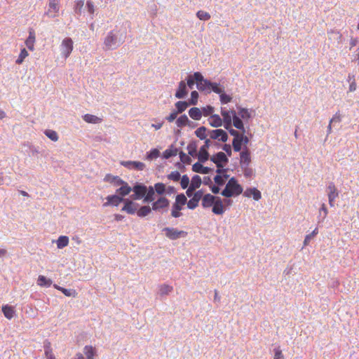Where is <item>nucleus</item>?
<instances>
[{"instance_id": "nucleus-1", "label": "nucleus", "mask_w": 359, "mask_h": 359, "mask_svg": "<svg viewBox=\"0 0 359 359\" xmlns=\"http://www.w3.org/2000/svg\"><path fill=\"white\" fill-rule=\"evenodd\" d=\"M243 192V187L238 183L235 177H231L221 194L226 198H231L233 196H238Z\"/></svg>"}, {"instance_id": "nucleus-2", "label": "nucleus", "mask_w": 359, "mask_h": 359, "mask_svg": "<svg viewBox=\"0 0 359 359\" xmlns=\"http://www.w3.org/2000/svg\"><path fill=\"white\" fill-rule=\"evenodd\" d=\"M121 43L122 41L118 39L117 35L114 31L109 32L104 41V44L107 50L115 49Z\"/></svg>"}, {"instance_id": "nucleus-3", "label": "nucleus", "mask_w": 359, "mask_h": 359, "mask_svg": "<svg viewBox=\"0 0 359 359\" xmlns=\"http://www.w3.org/2000/svg\"><path fill=\"white\" fill-rule=\"evenodd\" d=\"M132 191L134 192V194L131 195V198L133 200H140L141 198L144 199V197L148 189L147 187L144 184L136 182L132 188Z\"/></svg>"}, {"instance_id": "nucleus-4", "label": "nucleus", "mask_w": 359, "mask_h": 359, "mask_svg": "<svg viewBox=\"0 0 359 359\" xmlns=\"http://www.w3.org/2000/svg\"><path fill=\"white\" fill-rule=\"evenodd\" d=\"M73 40L70 37L65 38L60 45V51L65 59L69 57L74 48Z\"/></svg>"}, {"instance_id": "nucleus-5", "label": "nucleus", "mask_w": 359, "mask_h": 359, "mask_svg": "<svg viewBox=\"0 0 359 359\" xmlns=\"http://www.w3.org/2000/svg\"><path fill=\"white\" fill-rule=\"evenodd\" d=\"M163 231L165 232V236L170 240H176L187 235V232L175 228L165 227Z\"/></svg>"}, {"instance_id": "nucleus-6", "label": "nucleus", "mask_w": 359, "mask_h": 359, "mask_svg": "<svg viewBox=\"0 0 359 359\" xmlns=\"http://www.w3.org/2000/svg\"><path fill=\"white\" fill-rule=\"evenodd\" d=\"M60 11V0H49L48 1V9L44 13L45 15L48 16L50 18H54L58 16Z\"/></svg>"}, {"instance_id": "nucleus-7", "label": "nucleus", "mask_w": 359, "mask_h": 359, "mask_svg": "<svg viewBox=\"0 0 359 359\" xmlns=\"http://www.w3.org/2000/svg\"><path fill=\"white\" fill-rule=\"evenodd\" d=\"M327 192L329 205L330 207L334 206V201L339 196V191L333 182H330L327 187Z\"/></svg>"}, {"instance_id": "nucleus-8", "label": "nucleus", "mask_w": 359, "mask_h": 359, "mask_svg": "<svg viewBox=\"0 0 359 359\" xmlns=\"http://www.w3.org/2000/svg\"><path fill=\"white\" fill-rule=\"evenodd\" d=\"M211 145V141L210 139H205L204 144L201 147L198 154V161L201 163H204L208 161L210 158V154L208 151L210 146Z\"/></svg>"}, {"instance_id": "nucleus-9", "label": "nucleus", "mask_w": 359, "mask_h": 359, "mask_svg": "<svg viewBox=\"0 0 359 359\" xmlns=\"http://www.w3.org/2000/svg\"><path fill=\"white\" fill-rule=\"evenodd\" d=\"M208 135L212 140H218L226 142L228 140L227 133L222 129L208 130Z\"/></svg>"}, {"instance_id": "nucleus-10", "label": "nucleus", "mask_w": 359, "mask_h": 359, "mask_svg": "<svg viewBox=\"0 0 359 359\" xmlns=\"http://www.w3.org/2000/svg\"><path fill=\"white\" fill-rule=\"evenodd\" d=\"M123 203L124 205L121 209L122 211L126 212L130 215H133L137 212L139 205L137 203L128 198H125Z\"/></svg>"}, {"instance_id": "nucleus-11", "label": "nucleus", "mask_w": 359, "mask_h": 359, "mask_svg": "<svg viewBox=\"0 0 359 359\" xmlns=\"http://www.w3.org/2000/svg\"><path fill=\"white\" fill-rule=\"evenodd\" d=\"M170 201L165 197H160L156 201H154L151 204V208L154 211H159L161 209L168 208Z\"/></svg>"}, {"instance_id": "nucleus-12", "label": "nucleus", "mask_w": 359, "mask_h": 359, "mask_svg": "<svg viewBox=\"0 0 359 359\" xmlns=\"http://www.w3.org/2000/svg\"><path fill=\"white\" fill-rule=\"evenodd\" d=\"M124 199L117 194L108 196L106 197L107 202L103 203V207L118 206L121 202H123Z\"/></svg>"}, {"instance_id": "nucleus-13", "label": "nucleus", "mask_w": 359, "mask_h": 359, "mask_svg": "<svg viewBox=\"0 0 359 359\" xmlns=\"http://www.w3.org/2000/svg\"><path fill=\"white\" fill-rule=\"evenodd\" d=\"M121 164L128 169H133L135 170H143L145 168V164L140 161H121Z\"/></svg>"}, {"instance_id": "nucleus-14", "label": "nucleus", "mask_w": 359, "mask_h": 359, "mask_svg": "<svg viewBox=\"0 0 359 359\" xmlns=\"http://www.w3.org/2000/svg\"><path fill=\"white\" fill-rule=\"evenodd\" d=\"M240 157V164L241 168L250 165L251 163L250 151L247 147L241 152Z\"/></svg>"}, {"instance_id": "nucleus-15", "label": "nucleus", "mask_w": 359, "mask_h": 359, "mask_svg": "<svg viewBox=\"0 0 359 359\" xmlns=\"http://www.w3.org/2000/svg\"><path fill=\"white\" fill-rule=\"evenodd\" d=\"M187 81L188 87L192 89L195 83L197 84L198 81H203V75L201 72H195L194 74L189 75Z\"/></svg>"}, {"instance_id": "nucleus-16", "label": "nucleus", "mask_w": 359, "mask_h": 359, "mask_svg": "<svg viewBox=\"0 0 359 359\" xmlns=\"http://www.w3.org/2000/svg\"><path fill=\"white\" fill-rule=\"evenodd\" d=\"M212 211L215 215H222L224 212L225 208L223 205V201L221 198L216 196L215 203L212 205Z\"/></svg>"}, {"instance_id": "nucleus-17", "label": "nucleus", "mask_w": 359, "mask_h": 359, "mask_svg": "<svg viewBox=\"0 0 359 359\" xmlns=\"http://www.w3.org/2000/svg\"><path fill=\"white\" fill-rule=\"evenodd\" d=\"M231 114L233 116V125L235 128L238 130H241L243 133H245V129L244 128L243 122L242 119L236 114L235 110H231Z\"/></svg>"}, {"instance_id": "nucleus-18", "label": "nucleus", "mask_w": 359, "mask_h": 359, "mask_svg": "<svg viewBox=\"0 0 359 359\" xmlns=\"http://www.w3.org/2000/svg\"><path fill=\"white\" fill-rule=\"evenodd\" d=\"M187 94V84L184 81H181L175 93V97L178 99H182L184 98Z\"/></svg>"}, {"instance_id": "nucleus-19", "label": "nucleus", "mask_w": 359, "mask_h": 359, "mask_svg": "<svg viewBox=\"0 0 359 359\" xmlns=\"http://www.w3.org/2000/svg\"><path fill=\"white\" fill-rule=\"evenodd\" d=\"M201 163L199 161L193 165L192 170L194 172L201 174H209L212 172V168L204 167Z\"/></svg>"}, {"instance_id": "nucleus-20", "label": "nucleus", "mask_w": 359, "mask_h": 359, "mask_svg": "<svg viewBox=\"0 0 359 359\" xmlns=\"http://www.w3.org/2000/svg\"><path fill=\"white\" fill-rule=\"evenodd\" d=\"M216 199V196L210 194H206L203 196V200H202V206L204 208H210L212 206L213 203H215Z\"/></svg>"}, {"instance_id": "nucleus-21", "label": "nucleus", "mask_w": 359, "mask_h": 359, "mask_svg": "<svg viewBox=\"0 0 359 359\" xmlns=\"http://www.w3.org/2000/svg\"><path fill=\"white\" fill-rule=\"evenodd\" d=\"M205 83H207L209 86V90L208 92H210L212 90L214 93L217 94H221L222 93L224 92V87L221 86L219 83L212 82V81H205Z\"/></svg>"}, {"instance_id": "nucleus-22", "label": "nucleus", "mask_w": 359, "mask_h": 359, "mask_svg": "<svg viewBox=\"0 0 359 359\" xmlns=\"http://www.w3.org/2000/svg\"><path fill=\"white\" fill-rule=\"evenodd\" d=\"M243 195L246 197H250L252 196L255 201H259L262 197L261 192L256 188L247 189Z\"/></svg>"}, {"instance_id": "nucleus-23", "label": "nucleus", "mask_w": 359, "mask_h": 359, "mask_svg": "<svg viewBox=\"0 0 359 359\" xmlns=\"http://www.w3.org/2000/svg\"><path fill=\"white\" fill-rule=\"evenodd\" d=\"M132 191V187L129 186V184L126 182L124 185H122L118 189H116V194L121 197L123 198L124 196L128 195Z\"/></svg>"}, {"instance_id": "nucleus-24", "label": "nucleus", "mask_w": 359, "mask_h": 359, "mask_svg": "<svg viewBox=\"0 0 359 359\" xmlns=\"http://www.w3.org/2000/svg\"><path fill=\"white\" fill-rule=\"evenodd\" d=\"M147 192L146 193L144 197V199H143V202L144 203H151V202H153L155 199L154 198V196H155V189L154 187L152 186H149V187H147Z\"/></svg>"}, {"instance_id": "nucleus-25", "label": "nucleus", "mask_w": 359, "mask_h": 359, "mask_svg": "<svg viewBox=\"0 0 359 359\" xmlns=\"http://www.w3.org/2000/svg\"><path fill=\"white\" fill-rule=\"evenodd\" d=\"M208 121L209 124L214 128L220 127L223 123L222 119L217 114L211 115L208 118Z\"/></svg>"}, {"instance_id": "nucleus-26", "label": "nucleus", "mask_w": 359, "mask_h": 359, "mask_svg": "<svg viewBox=\"0 0 359 359\" xmlns=\"http://www.w3.org/2000/svg\"><path fill=\"white\" fill-rule=\"evenodd\" d=\"M43 348L46 359H56L51 348L50 342L48 341H44Z\"/></svg>"}, {"instance_id": "nucleus-27", "label": "nucleus", "mask_w": 359, "mask_h": 359, "mask_svg": "<svg viewBox=\"0 0 359 359\" xmlns=\"http://www.w3.org/2000/svg\"><path fill=\"white\" fill-rule=\"evenodd\" d=\"M194 133L200 140H204L205 141V139H207V136L209 135L208 129L205 126L199 127L196 130H195Z\"/></svg>"}, {"instance_id": "nucleus-28", "label": "nucleus", "mask_w": 359, "mask_h": 359, "mask_svg": "<svg viewBox=\"0 0 359 359\" xmlns=\"http://www.w3.org/2000/svg\"><path fill=\"white\" fill-rule=\"evenodd\" d=\"M83 119L86 122L89 123H100L102 122V119L97 116L86 114L84 116H83Z\"/></svg>"}, {"instance_id": "nucleus-29", "label": "nucleus", "mask_w": 359, "mask_h": 359, "mask_svg": "<svg viewBox=\"0 0 359 359\" xmlns=\"http://www.w3.org/2000/svg\"><path fill=\"white\" fill-rule=\"evenodd\" d=\"M2 311L4 316L8 319H11L15 314V310L13 306L5 305L2 306Z\"/></svg>"}, {"instance_id": "nucleus-30", "label": "nucleus", "mask_w": 359, "mask_h": 359, "mask_svg": "<svg viewBox=\"0 0 359 359\" xmlns=\"http://www.w3.org/2000/svg\"><path fill=\"white\" fill-rule=\"evenodd\" d=\"M197 147L198 144L196 141L194 140L190 142L187 146L189 154L193 157L198 156Z\"/></svg>"}, {"instance_id": "nucleus-31", "label": "nucleus", "mask_w": 359, "mask_h": 359, "mask_svg": "<svg viewBox=\"0 0 359 359\" xmlns=\"http://www.w3.org/2000/svg\"><path fill=\"white\" fill-rule=\"evenodd\" d=\"M189 114L191 118L198 121L201 118L202 111L197 107H193L189 109Z\"/></svg>"}, {"instance_id": "nucleus-32", "label": "nucleus", "mask_w": 359, "mask_h": 359, "mask_svg": "<svg viewBox=\"0 0 359 359\" xmlns=\"http://www.w3.org/2000/svg\"><path fill=\"white\" fill-rule=\"evenodd\" d=\"M152 208L149 205H144L137 210V215L140 217H144L147 216L151 212Z\"/></svg>"}, {"instance_id": "nucleus-33", "label": "nucleus", "mask_w": 359, "mask_h": 359, "mask_svg": "<svg viewBox=\"0 0 359 359\" xmlns=\"http://www.w3.org/2000/svg\"><path fill=\"white\" fill-rule=\"evenodd\" d=\"M237 109L238 110V114L241 119L247 120L251 118V113L248 109L241 107H237Z\"/></svg>"}, {"instance_id": "nucleus-34", "label": "nucleus", "mask_w": 359, "mask_h": 359, "mask_svg": "<svg viewBox=\"0 0 359 359\" xmlns=\"http://www.w3.org/2000/svg\"><path fill=\"white\" fill-rule=\"evenodd\" d=\"M217 163H219V165H221V168H224V166L226 165L229 162V158H227L226 155L222 151L217 153Z\"/></svg>"}, {"instance_id": "nucleus-35", "label": "nucleus", "mask_w": 359, "mask_h": 359, "mask_svg": "<svg viewBox=\"0 0 359 359\" xmlns=\"http://www.w3.org/2000/svg\"><path fill=\"white\" fill-rule=\"evenodd\" d=\"M34 42H35V34H34V32L32 30L29 32V36L25 41V44L29 50H33Z\"/></svg>"}, {"instance_id": "nucleus-36", "label": "nucleus", "mask_w": 359, "mask_h": 359, "mask_svg": "<svg viewBox=\"0 0 359 359\" xmlns=\"http://www.w3.org/2000/svg\"><path fill=\"white\" fill-rule=\"evenodd\" d=\"M52 283L50 279L46 278L44 276L40 275L38 277L37 284L41 287H50Z\"/></svg>"}, {"instance_id": "nucleus-37", "label": "nucleus", "mask_w": 359, "mask_h": 359, "mask_svg": "<svg viewBox=\"0 0 359 359\" xmlns=\"http://www.w3.org/2000/svg\"><path fill=\"white\" fill-rule=\"evenodd\" d=\"M83 353L86 355V359H94L95 351L91 346H86L83 348Z\"/></svg>"}, {"instance_id": "nucleus-38", "label": "nucleus", "mask_w": 359, "mask_h": 359, "mask_svg": "<svg viewBox=\"0 0 359 359\" xmlns=\"http://www.w3.org/2000/svg\"><path fill=\"white\" fill-rule=\"evenodd\" d=\"M56 243L57 248L62 249L68 245L69 238L66 236H60L57 240Z\"/></svg>"}, {"instance_id": "nucleus-39", "label": "nucleus", "mask_w": 359, "mask_h": 359, "mask_svg": "<svg viewBox=\"0 0 359 359\" xmlns=\"http://www.w3.org/2000/svg\"><path fill=\"white\" fill-rule=\"evenodd\" d=\"M190 123L191 121L185 114L180 116L176 121V124L179 128H182L187 125H190Z\"/></svg>"}, {"instance_id": "nucleus-40", "label": "nucleus", "mask_w": 359, "mask_h": 359, "mask_svg": "<svg viewBox=\"0 0 359 359\" xmlns=\"http://www.w3.org/2000/svg\"><path fill=\"white\" fill-rule=\"evenodd\" d=\"M173 288L172 286L166 284H163L159 286V294L161 296L168 295L172 291Z\"/></svg>"}, {"instance_id": "nucleus-41", "label": "nucleus", "mask_w": 359, "mask_h": 359, "mask_svg": "<svg viewBox=\"0 0 359 359\" xmlns=\"http://www.w3.org/2000/svg\"><path fill=\"white\" fill-rule=\"evenodd\" d=\"M189 103L186 101H178L175 103V107L177 108L176 112L177 114H181L188 107Z\"/></svg>"}, {"instance_id": "nucleus-42", "label": "nucleus", "mask_w": 359, "mask_h": 359, "mask_svg": "<svg viewBox=\"0 0 359 359\" xmlns=\"http://www.w3.org/2000/svg\"><path fill=\"white\" fill-rule=\"evenodd\" d=\"M178 153V149L177 148L170 147L168 149H166L163 153V157L166 159L170 158V157L177 156Z\"/></svg>"}, {"instance_id": "nucleus-43", "label": "nucleus", "mask_w": 359, "mask_h": 359, "mask_svg": "<svg viewBox=\"0 0 359 359\" xmlns=\"http://www.w3.org/2000/svg\"><path fill=\"white\" fill-rule=\"evenodd\" d=\"M172 212L171 215L175 218L180 217L182 215V212H180L182 210V207L178 205L177 204H174L172 206Z\"/></svg>"}, {"instance_id": "nucleus-44", "label": "nucleus", "mask_w": 359, "mask_h": 359, "mask_svg": "<svg viewBox=\"0 0 359 359\" xmlns=\"http://www.w3.org/2000/svg\"><path fill=\"white\" fill-rule=\"evenodd\" d=\"M330 34V39L337 40L338 43H341L342 41V35L339 32L335 30H331L328 32Z\"/></svg>"}, {"instance_id": "nucleus-45", "label": "nucleus", "mask_w": 359, "mask_h": 359, "mask_svg": "<svg viewBox=\"0 0 359 359\" xmlns=\"http://www.w3.org/2000/svg\"><path fill=\"white\" fill-rule=\"evenodd\" d=\"M187 199L185 195L183 194H180L176 196L175 202L174 203V204H177L178 205L182 207L184 205L187 203Z\"/></svg>"}, {"instance_id": "nucleus-46", "label": "nucleus", "mask_w": 359, "mask_h": 359, "mask_svg": "<svg viewBox=\"0 0 359 359\" xmlns=\"http://www.w3.org/2000/svg\"><path fill=\"white\" fill-rule=\"evenodd\" d=\"M318 233V228H316L311 233L306 235L305 236L304 241V247L308 245L311 241V240L314 238Z\"/></svg>"}, {"instance_id": "nucleus-47", "label": "nucleus", "mask_w": 359, "mask_h": 359, "mask_svg": "<svg viewBox=\"0 0 359 359\" xmlns=\"http://www.w3.org/2000/svg\"><path fill=\"white\" fill-rule=\"evenodd\" d=\"M221 114L223 117L222 121H232L233 120V116L231 114V110L228 111L225 109L224 108L221 109Z\"/></svg>"}, {"instance_id": "nucleus-48", "label": "nucleus", "mask_w": 359, "mask_h": 359, "mask_svg": "<svg viewBox=\"0 0 359 359\" xmlns=\"http://www.w3.org/2000/svg\"><path fill=\"white\" fill-rule=\"evenodd\" d=\"M201 178L199 175H194L190 184V186L194 187V189H198L201 187Z\"/></svg>"}, {"instance_id": "nucleus-49", "label": "nucleus", "mask_w": 359, "mask_h": 359, "mask_svg": "<svg viewBox=\"0 0 359 359\" xmlns=\"http://www.w3.org/2000/svg\"><path fill=\"white\" fill-rule=\"evenodd\" d=\"M205 81H210L208 79H204L203 76V81H198L197 83V88L201 91L209 90V86L205 83Z\"/></svg>"}, {"instance_id": "nucleus-50", "label": "nucleus", "mask_w": 359, "mask_h": 359, "mask_svg": "<svg viewBox=\"0 0 359 359\" xmlns=\"http://www.w3.org/2000/svg\"><path fill=\"white\" fill-rule=\"evenodd\" d=\"M44 134L52 141L56 142L58 140V135L55 130H46Z\"/></svg>"}, {"instance_id": "nucleus-51", "label": "nucleus", "mask_w": 359, "mask_h": 359, "mask_svg": "<svg viewBox=\"0 0 359 359\" xmlns=\"http://www.w3.org/2000/svg\"><path fill=\"white\" fill-rule=\"evenodd\" d=\"M328 214V210L325 203L321 205V207L319 209V217H322L321 222L324 221ZM320 221H318L320 223Z\"/></svg>"}, {"instance_id": "nucleus-52", "label": "nucleus", "mask_w": 359, "mask_h": 359, "mask_svg": "<svg viewBox=\"0 0 359 359\" xmlns=\"http://www.w3.org/2000/svg\"><path fill=\"white\" fill-rule=\"evenodd\" d=\"M154 187L156 192L159 195H163L166 191L165 185L161 182L155 184Z\"/></svg>"}, {"instance_id": "nucleus-53", "label": "nucleus", "mask_w": 359, "mask_h": 359, "mask_svg": "<svg viewBox=\"0 0 359 359\" xmlns=\"http://www.w3.org/2000/svg\"><path fill=\"white\" fill-rule=\"evenodd\" d=\"M83 5H84V1L83 0H79V1H76L74 7V12L76 14L81 15Z\"/></svg>"}, {"instance_id": "nucleus-54", "label": "nucleus", "mask_w": 359, "mask_h": 359, "mask_svg": "<svg viewBox=\"0 0 359 359\" xmlns=\"http://www.w3.org/2000/svg\"><path fill=\"white\" fill-rule=\"evenodd\" d=\"M28 56V52L25 48H22L20 51V53L18 56V58L16 60L15 62L18 65H20L23 62L25 58Z\"/></svg>"}, {"instance_id": "nucleus-55", "label": "nucleus", "mask_w": 359, "mask_h": 359, "mask_svg": "<svg viewBox=\"0 0 359 359\" xmlns=\"http://www.w3.org/2000/svg\"><path fill=\"white\" fill-rule=\"evenodd\" d=\"M196 16L201 20H208L210 19V15L204 11H198L196 13Z\"/></svg>"}, {"instance_id": "nucleus-56", "label": "nucleus", "mask_w": 359, "mask_h": 359, "mask_svg": "<svg viewBox=\"0 0 359 359\" xmlns=\"http://www.w3.org/2000/svg\"><path fill=\"white\" fill-rule=\"evenodd\" d=\"M219 100L221 103L224 104L230 102L232 100V97L223 92L219 95Z\"/></svg>"}, {"instance_id": "nucleus-57", "label": "nucleus", "mask_w": 359, "mask_h": 359, "mask_svg": "<svg viewBox=\"0 0 359 359\" xmlns=\"http://www.w3.org/2000/svg\"><path fill=\"white\" fill-rule=\"evenodd\" d=\"M180 161L187 165H189L191 163V158L183 151L179 153Z\"/></svg>"}, {"instance_id": "nucleus-58", "label": "nucleus", "mask_w": 359, "mask_h": 359, "mask_svg": "<svg viewBox=\"0 0 359 359\" xmlns=\"http://www.w3.org/2000/svg\"><path fill=\"white\" fill-rule=\"evenodd\" d=\"M243 143L241 142L240 138H234L233 140L232 145L235 151H240Z\"/></svg>"}, {"instance_id": "nucleus-59", "label": "nucleus", "mask_w": 359, "mask_h": 359, "mask_svg": "<svg viewBox=\"0 0 359 359\" xmlns=\"http://www.w3.org/2000/svg\"><path fill=\"white\" fill-rule=\"evenodd\" d=\"M59 290L61 291L67 297H75L76 292L74 290H68L64 287H60Z\"/></svg>"}, {"instance_id": "nucleus-60", "label": "nucleus", "mask_w": 359, "mask_h": 359, "mask_svg": "<svg viewBox=\"0 0 359 359\" xmlns=\"http://www.w3.org/2000/svg\"><path fill=\"white\" fill-rule=\"evenodd\" d=\"M168 178L170 180L177 182L180 180L181 175L178 171H174L168 175Z\"/></svg>"}, {"instance_id": "nucleus-61", "label": "nucleus", "mask_w": 359, "mask_h": 359, "mask_svg": "<svg viewBox=\"0 0 359 359\" xmlns=\"http://www.w3.org/2000/svg\"><path fill=\"white\" fill-rule=\"evenodd\" d=\"M198 93L197 91L196 90H194L191 93V99L189 100V104H193V105H196L197 104V102H198Z\"/></svg>"}, {"instance_id": "nucleus-62", "label": "nucleus", "mask_w": 359, "mask_h": 359, "mask_svg": "<svg viewBox=\"0 0 359 359\" xmlns=\"http://www.w3.org/2000/svg\"><path fill=\"white\" fill-rule=\"evenodd\" d=\"M188 208L191 210L195 209L198 205V201L192 197L189 201L187 202Z\"/></svg>"}, {"instance_id": "nucleus-63", "label": "nucleus", "mask_w": 359, "mask_h": 359, "mask_svg": "<svg viewBox=\"0 0 359 359\" xmlns=\"http://www.w3.org/2000/svg\"><path fill=\"white\" fill-rule=\"evenodd\" d=\"M159 154L160 153L158 149H154L147 154V158L150 160L156 158L157 157L159 156Z\"/></svg>"}, {"instance_id": "nucleus-64", "label": "nucleus", "mask_w": 359, "mask_h": 359, "mask_svg": "<svg viewBox=\"0 0 359 359\" xmlns=\"http://www.w3.org/2000/svg\"><path fill=\"white\" fill-rule=\"evenodd\" d=\"M245 177H251L254 175V170L249 166L241 168Z\"/></svg>"}]
</instances>
